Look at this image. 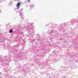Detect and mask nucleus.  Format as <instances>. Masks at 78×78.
I'll return each mask as SVG.
<instances>
[{
  "label": "nucleus",
  "mask_w": 78,
  "mask_h": 78,
  "mask_svg": "<svg viewBox=\"0 0 78 78\" xmlns=\"http://www.w3.org/2000/svg\"><path fill=\"white\" fill-rule=\"evenodd\" d=\"M20 3H18L16 6H17V9H19V6H20Z\"/></svg>",
  "instance_id": "obj_1"
},
{
  "label": "nucleus",
  "mask_w": 78,
  "mask_h": 78,
  "mask_svg": "<svg viewBox=\"0 0 78 78\" xmlns=\"http://www.w3.org/2000/svg\"><path fill=\"white\" fill-rule=\"evenodd\" d=\"M13 31L12 30V29H11L10 30V33H12Z\"/></svg>",
  "instance_id": "obj_2"
}]
</instances>
